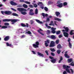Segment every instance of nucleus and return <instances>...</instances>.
Instances as JSON below:
<instances>
[{
  "label": "nucleus",
  "mask_w": 74,
  "mask_h": 74,
  "mask_svg": "<svg viewBox=\"0 0 74 74\" xmlns=\"http://www.w3.org/2000/svg\"><path fill=\"white\" fill-rule=\"evenodd\" d=\"M51 2L49 1L48 2V5H51Z\"/></svg>",
  "instance_id": "nucleus-56"
},
{
  "label": "nucleus",
  "mask_w": 74,
  "mask_h": 74,
  "mask_svg": "<svg viewBox=\"0 0 74 74\" xmlns=\"http://www.w3.org/2000/svg\"><path fill=\"white\" fill-rule=\"evenodd\" d=\"M45 43H47V44H49V39H47L46 41H45Z\"/></svg>",
  "instance_id": "nucleus-38"
},
{
  "label": "nucleus",
  "mask_w": 74,
  "mask_h": 74,
  "mask_svg": "<svg viewBox=\"0 0 74 74\" xmlns=\"http://www.w3.org/2000/svg\"><path fill=\"white\" fill-rule=\"evenodd\" d=\"M17 10L18 11L21 12V11H23V8H17Z\"/></svg>",
  "instance_id": "nucleus-22"
},
{
  "label": "nucleus",
  "mask_w": 74,
  "mask_h": 74,
  "mask_svg": "<svg viewBox=\"0 0 74 74\" xmlns=\"http://www.w3.org/2000/svg\"><path fill=\"white\" fill-rule=\"evenodd\" d=\"M55 14L57 16H59V15H60V13L58 12H55Z\"/></svg>",
  "instance_id": "nucleus-23"
},
{
  "label": "nucleus",
  "mask_w": 74,
  "mask_h": 74,
  "mask_svg": "<svg viewBox=\"0 0 74 74\" xmlns=\"http://www.w3.org/2000/svg\"><path fill=\"white\" fill-rule=\"evenodd\" d=\"M37 54L39 56H42V57H44V54H43L39 52H38Z\"/></svg>",
  "instance_id": "nucleus-19"
},
{
  "label": "nucleus",
  "mask_w": 74,
  "mask_h": 74,
  "mask_svg": "<svg viewBox=\"0 0 74 74\" xmlns=\"http://www.w3.org/2000/svg\"><path fill=\"white\" fill-rule=\"evenodd\" d=\"M29 14L30 15H33L34 14V13L33 12V9H31L30 10Z\"/></svg>",
  "instance_id": "nucleus-7"
},
{
  "label": "nucleus",
  "mask_w": 74,
  "mask_h": 74,
  "mask_svg": "<svg viewBox=\"0 0 74 74\" xmlns=\"http://www.w3.org/2000/svg\"><path fill=\"white\" fill-rule=\"evenodd\" d=\"M23 7L25 8H27L28 7V6L26 4H23Z\"/></svg>",
  "instance_id": "nucleus-25"
},
{
  "label": "nucleus",
  "mask_w": 74,
  "mask_h": 74,
  "mask_svg": "<svg viewBox=\"0 0 74 74\" xmlns=\"http://www.w3.org/2000/svg\"><path fill=\"white\" fill-rule=\"evenodd\" d=\"M57 52L58 54H60L61 52V50L60 49H58L57 50Z\"/></svg>",
  "instance_id": "nucleus-31"
},
{
  "label": "nucleus",
  "mask_w": 74,
  "mask_h": 74,
  "mask_svg": "<svg viewBox=\"0 0 74 74\" xmlns=\"http://www.w3.org/2000/svg\"><path fill=\"white\" fill-rule=\"evenodd\" d=\"M47 21H48V22H49L50 20L49 19V18H48L47 20H46Z\"/></svg>",
  "instance_id": "nucleus-63"
},
{
  "label": "nucleus",
  "mask_w": 74,
  "mask_h": 74,
  "mask_svg": "<svg viewBox=\"0 0 74 74\" xmlns=\"http://www.w3.org/2000/svg\"><path fill=\"white\" fill-rule=\"evenodd\" d=\"M70 65L71 66H74V63L73 64H72V63H71Z\"/></svg>",
  "instance_id": "nucleus-61"
},
{
  "label": "nucleus",
  "mask_w": 74,
  "mask_h": 74,
  "mask_svg": "<svg viewBox=\"0 0 74 74\" xmlns=\"http://www.w3.org/2000/svg\"><path fill=\"white\" fill-rule=\"evenodd\" d=\"M10 24L8 23H4L5 26H2L1 27L2 29H7L8 27V26H9Z\"/></svg>",
  "instance_id": "nucleus-4"
},
{
  "label": "nucleus",
  "mask_w": 74,
  "mask_h": 74,
  "mask_svg": "<svg viewBox=\"0 0 74 74\" xmlns=\"http://www.w3.org/2000/svg\"><path fill=\"white\" fill-rule=\"evenodd\" d=\"M25 34H32V32L29 31H28L25 33Z\"/></svg>",
  "instance_id": "nucleus-30"
},
{
  "label": "nucleus",
  "mask_w": 74,
  "mask_h": 74,
  "mask_svg": "<svg viewBox=\"0 0 74 74\" xmlns=\"http://www.w3.org/2000/svg\"><path fill=\"white\" fill-rule=\"evenodd\" d=\"M19 1H20V2H21V3L24 2L26 4H30V2L27 1H24V0H20Z\"/></svg>",
  "instance_id": "nucleus-8"
},
{
  "label": "nucleus",
  "mask_w": 74,
  "mask_h": 74,
  "mask_svg": "<svg viewBox=\"0 0 74 74\" xmlns=\"http://www.w3.org/2000/svg\"><path fill=\"white\" fill-rule=\"evenodd\" d=\"M49 58L51 60L54 59V58L53 57L51 56H49Z\"/></svg>",
  "instance_id": "nucleus-52"
},
{
  "label": "nucleus",
  "mask_w": 74,
  "mask_h": 74,
  "mask_svg": "<svg viewBox=\"0 0 74 74\" xmlns=\"http://www.w3.org/2000/svg\"><path fill=\"white\" fill-rule=\"evenodd\" d=\"M6 44L7 47H12V48H13V45H12V44H9V43L8 42H6Z\"/></svg>",
  "instance_id": "nucleus-13"
},
{
  "label": "nucleus",
  "mask_w": 74,
  "mask_h": 74,
  "mask_svg": "<svg viewBox=\"0 0 74 74\" xmlns=\"http://www.w3.org/2000/svg\"><path fill=\"white\" fill-rule=\"evenodd\" d=\"M34 7H35V8H37V6H38L37 5V4H36V3L34 4Z\"/></svg>",
  "instance_id": "nucleus-45"
},
{
  "label": "nucleus",
  "mask_w": 74,
  "mask_h": 74,
  "mask_svg": "<svg viewBox=\"0 0 74 74\" xmlns=\"http://www.w3.org/2000/svg\"><path fill=\"white\" fill-rule=\"evenodd\" d=\"M51 32L52 33H53V34H55V33H56V31L55 30H53V29H52V31H51Z\"/></svg>",
  "instance_id": "nucleus-37"
},
{
  "label": "nucleus",
  "mask_w": 74,
  "mask_h": 74,
  "mask_svg": "<svg viewBox=\"0 0 74 74\" xmlns=\"http://www.w3.org/2000/svg\"><path fill=\"white\" fill-rule=\"evenodd\" d=\"M45 53H46L47 55H49V54L48 53V51L46 50L45 51Z\"/></svg>",
  "instance_id": "nucleus-51"
},
{
  "label": "nucleus",
  "mask_w": 74,
  "mask_h": 74,
  "mask_svg": "<svg viewBox=\"0 0 74 74\" xmlns=\"http://www.w3.org/2000/svg\"><path fill=\"white\" fill-rule=\"evenodd\" d=\"M9 39H10V36H7L5 37L4 39V40L5 41H8V40H9Z\"/></svg>",
  "instance_id": "nucleus-9"
},
{
  "label": "nucleus",
  "mask_w": 74,
  "mask_h": 74,
  "mask_svg": "<svg viewBox=\"0 0 74 74\" xmlns=\"http://www.w3.org/2000/svg\"><path fill=\"white\" fill-rule=\"evenodd\" d=\"M69 30V28H68V27H66L65 29V31H66V32H68Z\"/></svg>",
  "instance_id": "nucleus-35"
},
{
  "label": "nucleus",
  "mask_w": 74,
  "mask_h": 74,
  "mask_svg": "<svg viewBox=\"0 0 74 74\" xmlns=\"http://www.w3.org/2000/svg\"><path fill=\"white\" fill-rule=\"evenodd\" d=\"M50 38L52 40H55L56 38V37H55V36L54 35H52L50 36Z\"/></svg>",
  "instance_id": "nucleus-14"
},
{
  "label": "nucleus",
  "mask_w": 74,
  "mask_h": 74,
  "mask_svg": "<svg viewBox=\"0 0 74 74\" xmlns=\"http://www.w3.org/2000/svg\"><path fill=\"white\" fill-rule=\"evenodd\" d=\"M45 46L46 47H48V46H49V45L48 44V43H45Z\"/></svg>",
  "instance_id": "nucleus-48"
},
{
  "label": "nucleus",
  "mask_w": 74,
  "mask_h": 74,
  "mask_svg": "<svg viewBox=\"0 0 74 74\" xmlns=\"http://www.w3.org/2000/svg\"><path fill=\"white\" fill-rule=\"evenodd\" d=\"M63 34L65 37L68 38L69 37V34H68V33L64 32H63Z\"/></svg>",
  "instance_id": "nucleus-10"
},
{
  "label": "nucleus",
  "mask_w": 74,
  "mask_h": 74,
  "mask_svg": "<svg viewBox=\"0 0 74 74\" xmlns=\"http://www.w3.org/2000/svg\"><path fill=\"white\" fill-rule=\"evenodd\" d=\"M49 49L51 52H55L56 50L54 49V48H50Z\"/></svg>",
  "instance_id": "nucleus-28"
},
{
  "label": "nucleus",
  "mask_w": 74,
  "mask_h": 74,
  "mask_svg": "<svg viewBox=\"0 0 74 74\" xmlns=\"http://www.w3.org/2000/svg\"><path fill=\"white\" fill-rule=\"evenodd\" d=\"M56 28H54L53 27H51V30H56Z\"/></svg>",
  "instance_id": "nucleus-60"
},
{
  "label": "nucleus",
  "mask_w": 74,
  "mask_h": 74,
  "mask_svg": "<svg viewBox=\"0 0 74 74\" xmlns=\"http://www.w3.org/2000/svg\"><path fill=\"white\" fill-rule=\"evenodd\" d=\"M63 67L64 68V69H66L65 70L68 73H69V74H71V72H70V70L68 69V68H70V66H66V65H63Z\"/></svg>",
  "instance_id": "nucleus-3"
},
{
  "label": "nucleus",
  "mask_w": 74,
  "mask_h": 74,
  "mask_svg": "<svg viewBox=\"0 0 74 74\" xmlns=\"http://www.w3.org/2000/svg\"><path fill=\"white\" fill-rule=\"evenodd\" d=\"M32 52H33V54L36 55V53L34 51H32Z\"/></svg>",
  "instance_id": "nucleus-64"
},
{
  "label": "nucleus",
  "mask_w": 74,
  "mask_h": 74,
  "mask_svg": "<svg viewBox=\"0 0 74 74\" xmlns=\"http://www.w3.org/2000/svg\"><path fill=\"white\" fill-rule=\"evenodd\" d=\"M19 20L18 19H4L3 20V22H10L11 21L12 23V25L15 24V23L17 22L18 21H19Z\"/></svg>",
  "instance_id": "nucleus-1"
},
{
  "label": "nucleus",
  "mask_w": 74,
  "mask_h": 74,
  "mask_svg": "<svg viewBox=\"0 0 74 74\" xmlns=\"http://www.w3.org/2000/svg\"><path fill=\"white\" fill-rule=\"evenodd\" d=\"M26 24L27 25H25V24L21 23V25L22 27H29V25H28V24L27 23Z\"/></svg>",
  "instance_id": "nucleus-12"
},
{
  "label": "nucleus",
  "mask_w": 74,
  "mask_h": 74,
  "mask_svg": "<svg viewBox=\"0 0 74 74\" xmlns=\"http://www.w3.org/2000/svg\"><path fill=\"white\" fill-rule=\"evenodd\" d=\"M38 33H40V34H41L42 35V36H44V34H42V33L41 32H40V30H38Z\"/></svg>",
  "instance_id": "nucleus-42"
},
{
  "label": "nucleus",
  "mask_w": 74,
  "mask_h": 74,
  "mask_svg": "<svg viewBox=\"0 0 74 74\" xmlns=\"http://www.w3.org/2000/svg\"><path fill=\"white\" fill-rule=\"evenodd\" d=\"M51 55L53 56H54L55 55V53H53V52H51Z\"/></svg>",
  "instance_id": "nucleus-50"
},
{
  "label": "nucleus",
  "mask_w": 74,
  "mask_h": 74,
  "mask_svg": "<svg viewBox=\"0 0 74 74\" xmlns=\"http://www.w3.org/2000/svg\"><path fill=\"white\" fill-rule=\"evenodd\" d=\"M11 10H12L13 11H15V12L16 11V10L13 8H11Z\"/></svg>",
  "instance_id": "nucleus-54"
},
{
  "label": "nucleus",
  "mask_w": 74,
  "mask_h": 74,
  "mask_svg": "<svg viewBox=\"0 0 74 74\" xmlns=\"http://www.w3.org/2000/svg\"><path fill=\"white\" fill-rule=\"evenodd\" d=\"M56 59H53V60H51V63H56Z\"/></svg>",
  "instance_id": "nucleus-18"
},
{
  "label": "nucleus",
  "mask_w": 74,
  "mask_h": 74,
  "mask_svg": "<svg viewBox=\"0 0 74 74\" xmlns=\"http://www.w3.org/2000/svg\"><path fill=\"white\" fill-rule=\"evenodd\" d=\"M63 74H67V73L66 72V71H64L63 72Z\"/></svg>",
  "instance_id": "nucleus-59"
},
{
  "label": "nucleus",
  "mask_w": 74,
  "mask_h": 74,
  "mask_svg": "<svg viewBox=\"0 0 74 74\" xmlns=\"http://www.w3.org/2000/svg\"><path fill=\"white\" fill-rule=\"evenodd\" d=\"M68 62H69V63H71V62L73 61V60H72V59L71 58V59H68Z\"/></svg>",
  "instance_id": "nucleus-34"
},
{
  "label": "nucleus",
  "mask_w": 74,
  "mask_h": 74,
  "mask_svg": "<svg viewBox=\"0 0 74 74\" xmlns=\"http://www.w3.org/2000/svg\"><path fill=\"white\" fill-rule=\"evenodd\" d=\"M38 14V9L36 8L35 9V14Z\"/></svg>",
  "instance_id": "nucleus-41"
},
{
  "label": "nucleus",
  "mask_w": 74,
  "mask_h": 74,
  "mask_svg": "<svg viewBox=\"0 0 74 74\" xmlns=\"http://www.w3.org/2000/svg\"><path fill=\"white\" fill-rule=\"evenodd\" d=\"M21 14L23 15H25L26 14H27V12H21Z\"/></svg>",
  "instance_id": "nucleus-36"
},
{
  "label": "nucleus",
  "mask_w": 74,
  "mask_h": 74,
  "mask_svg": "<svg viewBox=\"0 0 74 74\" xmlns=\"http://www.w3.org/2000/svg\"><path fill=\"white\" fill-rule=\"evenodd\" d=\"M57 48L58 49H61L62 48V46L60 45V44H59L57 45Z\"/></svg>",
  "instance_id": "nucleus-21"
},
{
  "label": "nucleus",
  "mask_w": 74,
  "mask_h": 74,
  "mask_svg": "<svg viewBox=\"0 0 74 74\" xmlns=\"http://www.w3.org/2000/svg\"><path fill=\"white\" fill-rule=\"evenodd\" d=\"M46 33H47V34H48V35L49 34L51 33V31H50V30H47V31L46 32Z\"/></svg>",
  "instance_id": "nucleus-33"
},
{
  "label": "nucleus",
  "mask_w": 74,
  "mask_h": 74,
  "mask_svg": "<svg viewBox=\"0 0 74 74\" xmlns=\"http://www.w3.org/2000/svg\"><path fill=\"white\" fill-rule=\"evenodd\" d=\"M71 41V39L70 38H68V41L69 42H69H70V41Z\"/></svg>",
  "instance_id": "nucleus-53"
},
{
  "label": "nucleus",
  "mask_w": 74,
  "mask_h": 74,
  "mask_svg": "<svg viewBox=\"0 0 74 74\" xmlns=\"http://www.w3.org/2000/svg\"><path fill=\"white\" fill-rule=\"evenodd\" d=\"M59 38H62V37H63V35H62V34H61L60 35H59L58 36Z\"/></svg>",
  "instance_id": "nucleus-46"
},
{
  "label": "nucleus",
  "mask_w": 74,
  "mask_h": 74,
  "mask_svg": "<svg viewBox=\"0 0 74 74\" xmlns=\"http://www.w3.org/2000/svg\"><path fill=\"white\" fill-rule=\"evenodd\" d=\"M10 3L11 5H18V4H17V3L15 2H14L12 1H11L10 2Z\"/></svg>",
  "instance_id": "nucleus-11"
},
{
  "label": "nucleus",
  "mask_w": 74,
  "mask_h": 74,
  "mask_svg": "<svg viewBox=\"0 0 74 74\" xmlns=\"http://www.w3.org/2000/svg\"><path fill=\"white\" fill-rule=\"evenodd\" d=\"M55 46V42L53 41H51L49 45V47L52 48V47H54Z\"/></svg>",
  "instance_id": "nucleus-6"
},
{
  "label": "nucleus",
  "mask_w": 74,
  "mask_h": 74,
  "mask_svg": "<svg viewBox=\"0 0 74 74\" xmlns=\"http://www.w3.org/2000/svg\"><path fill=\"white\" fill-rule=\"evenodd\" d=\"M37 22V23H39L40 24H42L43 23L42 22V21H40L39 20L36 19L35 20Z\"/></svg>",
  "instance_id": "nucleus-15"
},
{
  "label": "nucleus",
  "mask_w": 74,
  "mask_h": 74,
  "mask_svg": "<svg viewBox=\"0 0 74 74\" xmlns=\"http://www.w3.org/2000/svg\"><path fill=\"white\" fill-rule=\"evenodd\" d=\"M12 15H13V16H18V14H17L16 13H12Z\"/></svg>",
  "instance_id": "nucleus-27"
},
{
  "label": "nucleus",
  "mask_w": 74,
  "mask_h": 74,
  "mask_svg": "<svg viewBox=\"0 0 74 74\" xmlns=\"http://www.w3.org/2000/svg\"><path fill=\"white\" fill-rule=\"evenodd\" d=\"M44 10H45V11H48V8H47V7H45Z\"/></svg>",
  "instance_id": "nucleus-47"
},
{
  "label": "nucleus",
  "mask_w": 74,
  "mask_h": 74,
  "mask_svg": "<svg viewBox=\"0 0 74 74\" xmlns=\"http://www.w3.org/2000/svg\"><path fill=\"white\" fill-rule=\"evenodd\" d=\"M1 13L4 15V13L6 15H10L12 14V12L10 11H5L4 12L3 11H1Z\"/></svg>",
  "instance_id": "nucleus-2"
},
{
  "label": "nucleus",
  "mask_w": 74,
  "mask_h": 74,
  "mask_svg": "<svg viewBox=\"0 0 74 74\" xmlns=\"http://www.w3.org/2000/svg\"><path fill=\"white\" fill-rule=\"evenodd\" d=\"M26 37V35H23L22 36L21 38H24V37Z\"/></svg>",
  "instance_id": "nucleus-49"
},
{
  "label": "nucleus",
  "mask_w": 74,
  "mask_h": 74,
  "mask_svg": "<svg viewBox=\"0 0 74 74\" xmlns=\"http://www.w3.org/2000/svg\"><path fill=\"white\" fill-rule=\"evenodd\" d=\"M69 46L70 48H72V45L71 44V43H69Z\"/></svg>",
  "instance_id": "nucleus-32"
},
{
  "label": "nucleus",
  "mask_w": 74,
  "mask_h": 74,
  "mask_svg": "<svg viewBox=\"0 0 74 74\" xmlns=\"http://www.w3.org/2000/svg\"><path fill=\"white\" fill-rule=\"evenodd\" d=\"M54 20L55 21H62V20H61V19H59L58 18H55L54 19Z\"/></svg>",
  "instance_id": "nucleus-29"
},
{
  "label": "nucleus",
  "mask_w": 74,
  "mask_h": 74,
  "mask_svg": "<svg viewBox=\"0 0 74 74\" xmlns=\"http://www.w3.org/2000/svg\"><path fill=\"white\" fill-rule=\"evenodd\" d=\"M39 42L38 41H36L35 43V44H33V46L34 48H38V45H39Z\"/></svg>",
  "instance_id": "nucleus-5"
},
{
  "label": "nucleus",
  "mask_w": 74,
  "mask_h": 74,
  "mask_svg": "<svg viewBox=\"0 0 74 74\" xmlns=\"http://www.w3.org/2000/svg\"><path fill=\"white\" fill-rule=\"evenodd\" d=\"M67 5V3L66 2H65L63 3V5L64 6H66V5Z\"/></svg>",
  "instance_id": "nucleus-44"
},
{
  "label": "nucleus",
  "mask_w": 74,
  "mask_h": 74,
  "mask_svg": "<svg viewBox=\"0 0 74 74\" xmlns=\"http://www.w3.org/2000/svg\"><path fill=\"white\" fill-rule=\"evenodd\" d=\"M29 7L31 8H33L34 7V6H33L32 5H29Z\"/></svg>",
  "instance_id": "nucleus-43"
},
{
  "label": "nucleus",
  "mask_w": 74,
  "mask_h": 74,
  "mask_svg": "<svg viewBox=\"0 0 74 74\" xmlns=\"http://www.w3.org/2000/svg\"><path fill=\"white\" fill-rule=\"evenodd\" d=\"M70 70H71L72 73H74V71H73L72 69H70Z\"/></svg>",
  "instance_id": "nucleus-62"
},
{
  "label": "nucleus",
  "mask_w": 74,
  "mask_h": 74,
  "mask_svg": "<svg viewBox=\"0 0 74 74\" xmlns=\"http://www.w3.org/2000/svg\"><path fill=\"white\" fill-rule=\"evenodd\" d=\"M42 15L43 16V18H45V16H47L48 15L47 14H45V13H42Z\"/></svg>",
  "instance_id": "nucleus-20"
},
{
  "label": "nucleus",
  "mask_w": 74,
  "mask_h": 74,
  "mask_svg": "<svg viewBox=\"0 0 74 74\" xmlns=\"http://www.w3.org/2000/svg\"><path fill=\"white\" fill-rule=\"evenodd\" d=\"M64 56L66 58H70V56H68V55L67 53H65L64 54Z\"/></svg>",
  "instance_id": "nucleus-26"
},
{
  "label": "nucleus",
  "mask_w": 74,
  "mask_h": 74,
  "mask_svg": "<svg viewBox=\"0 0 74 74\" xmlns=\"http://www.w3.org/2000/svg\"><path fill=\"white\" fill-rule=\"evenodd\" d=\"M74 31V30H71L70 32V35H74V33H73Z\"/></svg>",
  "instance_id": "nucleus-24"
},
{
  "label": "nucleus",
  "mask_w": 74,
  "mask_h": 74,
  "mask_svg": "<svg viewBox=\"0 0 74 74\" xmlns=\"http://www.w3.org/2000/svg\"><path fill=\"white\" fill-rule=\"evenodd\" d=\"M59 42V40H58L56 41V44H58Z\"/></svg>",
  "instance_id": "nucleus-39"
},
{
  "label": "nucleus",
  "mask_w": 74,
  "mask_h": 74,
  "mask_svg": "<svg viewBox=\"0 0 74 74\" xmlns=\"http://www.w3.org/2000/svg\"><path fill=\"white\" fill-rule=\"evenodd\" d=\"M27 11V10L26 9L24 8H23V11Z\"/></svg>",
  "instance_id": "nucleus-57"
},
{
  "label": "nucleus",
  "mask_w": 74,
  "mask_h": 74,
  "mask_svg": "<svg viewBox=\"0 0 74 74\" xmlns=\"http://www.w3.org/2000/svg\"><path fill=\"white\" fill-rule=\"evenodd\" d=\"M57 6L59 7V8H62V7H63V3H61L60 4L57 5Z\"/></svg>",
  "instance_id": "nucleus-17"
},
{
  "label": "nucleus",
  "mask_w": 74,
  "mask_h": 74,
  "mask_svg": "<svg viewBox=\"0 0 74 74\" xmlns=\"http://www.w3.org/2000/svg\"><path fill=\"white\" fill-rule=\"evenodd\" d=\"M31 25H32L33 23H34V21L33 20H31Z\"/></svg>",
  "instance_id": "nucleus-58"
},
{
  "label": "nucleus",
  "mask_w": 74,
  "mask_h": 74,
  "mask_svg": "<svg viewBox=\"0 0 74 74\" xmlns=\"http://www.w3.org/2000/svg\"><path fill=\"white\" fill-rule=\"evenodd\" d=\"M60 33V31H58L56 32V34H59Z\"/></svg>",
  "instance_id": "nucleus-40"
},
{
  "label": "nucleus",
  "mask_w": 74,
  "mask_h": 74,
  "mask_svg": "<svg viewBox=\"0 0 74 74\" xmlns=\"http://www.w3.org/2000/svg\"><path fill=\"white\" fill-rule=\"evenodd\" d=\"M42 3L41 2H39L37 3L38 5H40V4H41Z\"/></svg>",
  "instance_id": "nucleus-55"
},
{
  "label": "nucleus",
  "mask_w": 74,
  "mask_h": 74,
  "mask_svg": "<svg viewBox=\"0 0 74 74\" xmlns=\"http://www.w3.org/2000/svg\"><path fill=\"white\" fill-rule=\"evenodd\" d=\"M60 60H59L58 61V63H60L61 61H62V60H63V57H62V56H61L60 57Z\"/></svg>",
  "instance_id": "nucleus-16"
}]
</instances>
